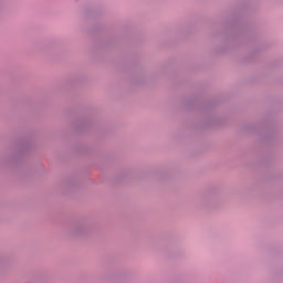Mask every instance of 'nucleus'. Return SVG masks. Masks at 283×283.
<instances>
[{"label":"nucleus","instance_id":"f257e3e1","mask_svg":"<svg viewBox=\"0 0 283 283\" xmlns=\"http://www.w3.org/2000/svg\"><path fill=\"white\" fill-rule=\"evenodd\" d=\"M88 233H92V226L87 221H80L69 230L71 238H85Z\"/></svg>","mask_w":283,"mask_h":283},{"label":"nucleus","instance_id":"f03ea898","mask_svg":"<svg viewBox=\"0 0 283 283\" xmlns=\"http://www.w3.org/2000/svg\"><path fill=\"white\" fill-rule=\"evenodd\" d=\"M6 264H8V260L4 256H0V269H4Z\"/></svg>","mask_w":283,"mask_h":283},{"label":"nucleus","instance_id":"7ed1b4c3","mask_svg":"<svg viewBox=\"0 0 283 283\" xmlns=\"http://www.w3.org/2000/svg\"><path fill=\"white\" fill-rule=\"evenodd\" d=\"M85 125H87V120H82L81 126L78 127V129L81 132H83V129H85Z\"/></svg>","mask_w":283,"mask_h":283},{"label":"nucleus","instance_id":"20e7f679","mask_svg":"<svg viewBox=\"0 0 283 283\" xmlns=\"http://www.w3.org/2000/svg\"><path fill=\"white\" fill-rule=\"evenodd\" d=\"M210 200H213V197H210Z\"/></svg>","mask_w":283,"mask_h":283}]
</instances>
